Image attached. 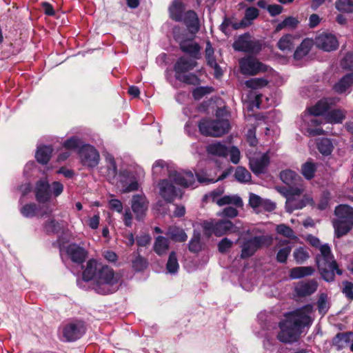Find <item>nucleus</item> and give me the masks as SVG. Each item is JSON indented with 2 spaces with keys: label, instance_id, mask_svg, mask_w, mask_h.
<instances>
[{
  "label": "nucleus",
  "instance_id": "f257e3e1",
  "mask_svg": "<svg viewBox=\"0 0 353 353\" xmlns=\"http://www.w3.org/2000/svg\"><path fill=\"white\" fill-rule=\"evenodd\" d=\"M313 307L307 305L285 316V320L279 323L280 332L277 339L283 343L296 341L302 329L310 326L313 321Z\"/></svg>",
  "mask_w": 353,
  "mask_h": 353
},
{
  "label": "nucleus",
  "instance_id": "f03ea898",
  "mask_svg": "<svg viewBox=\"0 0 353 353\" xmlns=\"http://www.w3.org/2000/svg\"><path fill=\"white\" fill-rule=\"evenodd\" d=\"M281 180L289 185V188H278L279 192L286 198L285 208L292 212L294 210L302 209L307 205L313 204V198L310 194H304L302 185L294 187L298 184L301 177L291 170H285L280 173Z\"/></svg>",
  "mask_w": 353,
  "mask_h": 353
},
{
  "label": "nucleus",
  "instance_id": "7ed1b4c3",
  "mask_svg": "<svg viewBox=\"0 0 353 353\" xmlns=\"http://www.w3.org/2000/svg\"><path fill=\"white\" fill-rule=\"evenodd\" d=\"M320 253L316 256V263L322 278L327 282L334 280L335 272L341 275L342 270L338 268L328 244H323L319 249Z\"/></svg>",
  "mask_w": 353,
  "mask_h": 353
},
{
  "label": "nucleus",
  "instance_id": "20e7f679",
  "mask_svg": "<svg viewBox=\"0 0 353 353\" xmlns=\"http://www.w3.org/2000/svg\"><path fill=\"white\" fill-rule=\"evenodd\" d=\"M119 276L114 270L107 265H102L94 280V290L101 294H108L118 289Z\"/></svg>",
  "mask_w": 353,
  "mask_h": 353
},
{
  "label": "nucleus",
  "instance_id": "39448f33",
  "mask_svg": "<svg viewBox=\"0 0 353 353\" xmlns=\"http://www.w3.org/2000/svg\"><path fill=\"white\" fill-rule=\"evenodd\" d=\"M199 128L205 136L221 137L228 132L230 124L226 119L203 120L200 121Z\"/></svg>",
  "mask_w": 353,
  "mask_h": 353
},
{
  "label": "nucleus",
  "instance_id": "423d86ee",
  "mask_svg": "<svg viewBox=\"0 0 353 353\" xmlns=\"http://www.w3.org/2000/svg\"><path fill=\"white\" fill-rule=\"evenodd\" d=\"M270 241L271 238L263 235L245 239L241 245V258L247 259L252 256L259 249L265 245H268Z\"/></svg>",
  "mask_w": 353,
  "mask_h": 353
},
{
  "label": "nucleus",
  "instance_id": "0eeeda50",
  "mask_svg": "<svg viewBox=\"0 0 353 353\" xmlns=\"http://www.w3.org/2000/svg\"><path fill=\"white\" fill-rule=\"evenodd\" d=\"M203 228L208 236L214 234L216 236H221L228 232L236 231V228L229 220L205 221L203 223Z\"/></svg>",
  "mask_w": 353,
  "mask_h": 353
},
{
  "label": "nucleus",
  "instance_id": "6e6552de",
  "mask_svg": "<svg viewBox=\"0 0 353 353\" xmlns=\"http://www.w3.org/2000/svg\"><path fill=\"white\" fill-rule=\"evenodd\" d=\"M232 47L236 51L256 54L261 50L262 44L259 41L252 39L247 33L239 36L233 43Z\"/></svg>",
  "mask_w": 353,
  "mask_h": 353
},
{
  "label": "nucleus",
  "instance_id": "1a4fd4ad",
  "mask_svg": "<svg viewBox=\"0 0 353 353\" xmlns=\"http://www.w3.org/2000/svg\"><path fill=\"white\" fill-rule=\"evenodd\" d=\"M241 72L247 76H254L261 72H267L268 67L257 59L248 56L239 60Z\"/></svg>",
  "mask_w": 353,
  "mask_h": 353
},
{
  "label": "nucleus",
  "instance_id": "9d476101",
  "mask_svg": "<svg viewBox=\"0 0 353 353\" xmlns=\"http://www.w3.org/2000/svg\"><path fill=\"white\" fill-rule=\"evenodd\" d=\"M180 29L174 28L173 29V35L176 41L179 43L181 50L188 54L194 59L201 58V48L199 45L192 41H188L183 39V37L179 34Z\"/></svg>",
  "mask_w": 353,
  "mask_h": 353
},
{
  "label": "nucleus",
  "instance_id": "9b49d317",
  "mask_svg": "<svg viewBox=\"0 0 353 353\" xmlns=\"http://www.w3.org/2000/svg\"><path fill=\"white\" fill-rule=\"evenodd\" d=\"M79 155L81 163L89 168L96 167L99 163L100 155L99 152L94 147L89 144L81 146L79 150Z\"/></svg>",
  "mask_w": 353,
  "mask_h": 353
},
{
  "label": "nucleus",
  "instance_id": "f8f14e48",
  "mask_svg": "<svg viewBox=\"0 0 353 353\" xmlns=\"http://www.w3.org/2000/svg\"><path fill=\"white\" fill-rule=\"evenodd\" d=\"M169 179L176 185L183 188L194 187L196 183L195 176L191 171L170 170Z\"/></svg>",
  "mask_w": 353,
  "mask_h": 353
},
{
  "label": "nucleus",
  "instance_id": "ddd939ff",
  "mask_svg": "<svg viewBox=\"0 0 353 353\" xmlns=\"http://www.w3.org/2000/svg\"><path fill=\"white\" fill-rule=\"evenodd\" d=\"M316 116L317 115H314L309 111V112L305 113L303 117V121L305 124V130L310 136H316L325 134V131L319 127V125L322 123V121L319 119L316 118Z\"/></svg>",
  "mask_w": 353,
  "mask_h": 353
},
{
  "label": "nucleus",
  "instance_id": "4468645a",
  "mask_svg": "<svg viewBox=\"0 0 353 353\" xmlns=\"http://www.w3.org/2000/svg\"><path fill=\"white\" fill-rule=\"evenodd\" d=\"M314 42L318 48L326 52L335 50L339 46L336 37L330 33L320 34L315 38Z\"/></svg>",
  "mask_w": 353,
  "mask_h": 353
},
{
  "label": "nucleus",
  "instance_id": "2eb2a0df",
  "mask_svg": "<svg viewBox=\"0 0 353 353\" xmlns=\"http://www.w3.org/2000/svg\"><path fill=\"white\" fill-rule=\"evenodd\" d=\"M131 208L138 221L144 219L148 208V201L143 194H135L131 201Z\"/></svg>",
  "mask_w": 353,
  "mask_h": 353
},
{
  "label": "nucleus",
  "instance_id": "dca6fc26",
  "mask_svg": "<svg viewBox=\"0 0 353 353\" xmlns=\"http://www.w3.org/2000/svg\"><path fill=\"white\" fill-rule=\"evenodd\" d=\"M85 332L84 325L78 321L66 325L63 330V336L67 341H73L79 339Z\"/></svg>",
  "mask_w": 353,
  "mask_h": 353
},
{
  "label": "nucleus",
  "instance_id": "f3484780",
  "mask_svg": "<svg viewBox=\"0 0 353 353\" xmlns=\"http://www.w3.org/2000/svg\"><path fill=\"white\" fill-rule=\"evenodd\" d=\"M172 181L163 179L159 183V194L167 201L172 202L178 196V190L172 185Z\"/></svg>",
  "mask_w": 353,
  "mask_h": 353
},
{
  "label": "nucleus",
  "instance_id": "a211bd4d",
  "mask_svg": "<svg viewBox=\"0 0 353 353\" xmlns=\"http://www.w3.org/2000/svg\"><path fill=\"white\" fill-rule=\"evenodd\" d=\"M270 159L267 153H259L250 158V167L255 174L263 173L268 165Z\"/></svg>",
  "mask_w": 353,
  "mask_h": 353
},
{
  "label": "nucleus",
  "instance_id": "6ab92c4d",
  "mask_svg": "<svg viewBox=\"0 0 353 353\" xmlns=\"http://www.w3.org/2000/svg\"><path fill=\"white\" fill-rule=\"evenodd\" d=\"M50 185L46 179L39 180L35 185L34 193L37 201L46 203L50 199Z\"/></svg>",
  "mask_w": 353,
  "mask_h": 353
},
{
  "label": "nucleus",
  "instance_id": "aec40b11",
  "mask_svg": "<svg viewBox=\"0 0 353 353\" xmlns=\"http://www.w3.org/2000/svg\"><path fill=\"white\" fill-rule=\"evenodd\" d=\"M299 39L298 34H285L279 39L276 46L283 52H291L294 49Z\"/></svg>",
  "mask_w": 353,
  "mask_h": 353
},
{
  "label": "nucleus",
  "instance_id": "412c9836",
  "mask_svg": "<svg viewBox=\"0 0 353 353\" xmlns=\"http://www.w3.org/2000/svg\"><path fill=\"white\" fill-rule=\"evenodd\" d=\"M66 253L74 263H82L87 257V251L76 243H71L66 247Z\"/></svg>",
  "mask_w": 353,
  "mask_h": 353
},
{
  "label": "nucleus",
  "instance_id": "4be33fe9",
  "mask_svg": "<svg viewBox=\"0 0 353 353\" xmlns=\"http://www.w3.org/2000/svg\"><path fill=\"white\" fill-rule=\"evenodd\" d=\"M196 60L193 58L180 57L174 67L175 74H183L193 70L197 65Z\"/></svg>",
  "mask_w": 353,
  "mask_h": 353
},
{
  "label": "nucleus",
  "instance_id": "5701e85b",
  "mask_svg": "<svg viewBox=\"0 0 353 353\" xmlns=\"http://www.w3.org/2000/svg\"><path fill=\"white\" fill-rule=\"evenodd\" d=\"M318 288V283L314 280L307 282H299L295 287V292L299 296H309L315 292Z\"/></svg>",
  "mask_w": 353,
  "mask_h": 353
},
{
  "label": "nucleus",
  "instance_id": "b1692460",
  "mask_svg": "<svg viewBox=\"0 0 353 353\" xmlns=\"http://www.w3.org/2000/svg\"><path fill=\"white\" fill-rule=\"evenodd\" d=\"M314 44V40L310 38L304 39L294 50L293 57L295 60H301L307 56Z\"/></svg>",
  "mask_w": 353,
  "mask_h": 353
},
{
  "label": "nucleus",
  "instance_id": "393cba45",
  "mask_svg": "<svg viewBox=\"0 0 353 353\" xmlns=\"http://www.w3.org/2000/svg\"><path fill=\"white\" fill-rule=\"evenodd\" d=\"M184 9V5L181 1L173 0L168 8L170 17L175 21H182Z\"/></svg>",
  "mask_w": 353,
  "mask_h": 353
},
{
  "label": "nucleus",
  "instance_id": "a878e982",
  "mask_svg": "<svg viewBox=\"0 0 353 353\" xmlns=\"http://www.w3.org/2000/svg\"><path fill=\"white\" fill-rule=\"evenodd\" d=\"M191 32H196L199 30V21L196 13L188 10L183 15V20Z\"/></svg>",
  "mask_w": 353,
  "mask_h": 353
},
{
  "label": "nucleus",
  "instance_id": "bb28decb",
  "mask_svg": "<svg viewBox=\"0 0 353 353\" xmlns=\"http://www.w3.org/2000/svg\"><path fill=\"white\" fill-rule=\"evenodd\" d=\"M103 265L97 263L94 259H90L87 262L86 268L83 272V279L85 281H90L92 279L95 280L97 274L99 272V269Z\"/></svg>",
  "mask_w": 353,
  "mask_h": 353
},
{
  "label": "nucleus",
  "instance_id": "cd10ccee",
  "mask_svg": "<svg viewBox=\"0 0 353 353\" xmlns=\"http://www.w3.org/2000/svg\"><path fill=\"white\" fill-rule=\"evenodd\" d=\"M205 59L208 64L214 70V74L216 77L222 75V71L219 65L217 64L216 59L214 57V49L210 41L206 43L205 48Z\"/></svg>",
  "mask_w": 353,
  "mask_h": 353
},
{
  "label": "nucleus",
  "instance_id": "c85d7f7f",
  "mask_svg": "<svg viewBox=\"0 0 353 353\" xmlns=\"http://www.w3.org/2000/svg\"><path fill=\"white\" fill-rule=\"evenodd\" d=\"M333 226L336 237L340 238L345 235L352 229L353 221L336 219L333 221Z\"/></svg>",
  "mask_w": 353,
  "mask_h": 353
},
{
  "label": "nucleus",
  "instance_id": "c756f323",
  "mask_svg": "<svg viewBox=\"0 0 353 353\" xmlns=\"http://www.w3.org/2000/svg\"><path fill=\"white\" fill-rule=\"evenodd\" d=\"M351 341H353L352 332L339 333L334 338L333 345L338 350H340L350 345Z\"/></svg>",
  "mask_w": 353,
  "mask_h": 353
},
{
  "label": "nucleus",
  "instance_id": "7c9ffc66",
  "mask_svg": "<svg viewBox=\"0 0 353 353\" xmlns=\"http://www.w3.org/2000/svg\"><path fill=\"white\" fill-rule=\"evenodd\" d=\"M337 219L353 221V208L347 205H340L335 208Z\"/></svg>",
  "mask_w": 353,
  "mask_h": 353
},
{
  "label": "nucleus",
  "instance_id": "2f4dec72",
  "mask_svg": "<svg viewBox=\"0 0 353 353\" xmlns=\"http://www.w3.org/2000/svg\"><path fill=\"white\" fill-rule=\"evenodd\" d=\"M333 103V100L331 99H323L320 100L315 105L311 107L309 109V111L311 112L314 115H321L323 114L325 112H327L330 108V105Z\"/></svg>",
  "mask_w": 353,
  "mask_h": 353
},
{
  "label": "nucleus",
  "instance_id": "473e14b6",
  "mask_svg": "<svg viewBox=\"0 0 353 353\" xmlns=\"http://www.w3.org/2000/svg\"><path fill=\"white\" fill-rule=\"evenodd\" d=\"M53 149L50 146H41L37 148L35 157L37 161L42 164H46L49 161Z\"/></svg>",
  "mask_w": 353,
  "mask_h": 353
},
{
  "label": "nucleus",
  "instance_id": "72a5a7b5",
  "mask_svg": "<svg viewBox=\"0 0 353 353\" xmlns=\"http://www.w3.org/2000/svg\"><path fill=\"white\" fill-rule=\"evenodd\" d=\"M165 234L172 240L179 242H183L186 241L188 238L184 230L176 226L169 227Z\"/></svg>",
  "mask_w": 353,
  "mask_h": 353
},
{
  "label": "nucleus",
  "instance_id": "f704fd0d",
  "mask_svg": "<svg viewBox=\"0 0 353 353\" xmlns=\"http://www.w3.org/2000/svg\"><path fill=\"white\" fill-rule=\"evenodd\" d=\"M215 203L219 206L229 204H232L236 207H241L243 205L242 199L237 195L223 196L215 201Z\"/></svg>",
  "mask_w": 353,
  "mask_h": 353
},
{
  "label": "nucleus",
  "instance_id": "c9c22d12",
  "mask_svg": "<svg viewBox=\"0 0 353 353\" xmlns=\"http://www.w3.org/2000/svg\"><path fill=\"white\" fill-rule=\"evenodd\" d=\"M314 270L312 267H296L290 270V276L291 279H296L305 276L312 275Z\"/></svg>",
  "mask_w": 353,
  "mask_h": 353
},
{
  "label": "nucleus",
  "instance_id": "e433bc0d",
  "mask_svg": "<svg viewBox=\"0 0 353 353\" xmlns=\"http://www.w3.org/2000/svg\"><path fill=\"white\" fill-rule=\"evenodd\" d=\"M169 248V241L168 239L164 236H157L155 239L154 244V250L159 254L162 255L165 254Z\"/></svg>",
  "mask_w": 353,
  "mask_h": 353
},
{
  "label": "nucleus",
  "instance_id": "4c0bfd02",
  "mask_svg": "<svg viewBox=\"0 0 353 353\" xmlns=\"http://www.w3.org/2000/svg\"><path fill=\"white\" fill-rule=\"evenodd\" d=\"M170 170H174V169L170 167L165 161L161 159L156 161L152 166V173L156 176L165 174V172L169 174Z\"/></svg>",
  "mask_w": 353,
  "mask_h": 353
},
{
  "label": "nucleus",
  "instance_id": "58836bf2",
  "mask_svg": "<svg viewBox=\"0 0 353 353\" xmlns=\"http://www.w3.org/2000/svg\"><path fill=\"white\" fill-rule=\"evenodd\" d=\"M353 83V73L348 74L343 77L334 86L335 90L339 93L345 92Z\"/></svg>",
  "mask_w": 353,
  "mask_h": 353
},
{
  "label": "nucleus",
  "instance_id": "ea45409f",
  "mask_svg": "<svg viewBox=\"0 0 353 353\" xmlns=\"http://www.w3.org/2000/svg\"><path fill=\"white\" fill-rule=\"evenodd\" d=\"M345 119V113L343 110L339 109L332 110L327 114L325 120L330 123H342Z\"/></svg>",
  "mask_w": 353,
  "mask_h": 353
},
{
  "label": "nucleus",
  "instance_id": "a19ab883",
  "mask_svg": "<svg viewBox=\"0 0 353 353\" xmlns=\"http://www.w3.org/2000/svg\"><path fill=\"white\" fill-rule=\"evenodd\" d=\"M207 151L211 154L219 157H225L228 155V148L220 143H216L208 145Z\"/></svg>",
  "mask_w": 353,
  "mask_h": 353
},
{
  "label": "nucleus",
  "instance_id": "79ce46f5",
  "mask_svg": "<svg viewBox=\"0 0 353 353\" xmlns=\"http://www.w3.org/2000/svg\"><path fill=\"white\" fill-rule=\"evenodd\" d=\"M268 81L265 78H253L245 81L244 84L248 88L256 90L266 86Z\"/></svg>",
  "mask_w": 353,
  "mask_h": 353
},
{
  "label": "nucleus",
  "instance_id": "37998d69",
  "mask_svg": "<svg viewBox=\"0 0 353 353\" xmlns=\"http://www.w3.org/2000/svg\"><path fill=\"white\" fill-rule=\"evenodd\" d=\"M234 177L240 183H247L251 180V174L249 171L241 166L236 168Z\"/></svg>",
  "mask_w": 353,
  "mask_h": 353
},
{
  "label": "nucleus",
  "instance_id": "c03bdc74",
  "mask_svg": "<svg viewBox=\"0 0 353 353\" xmlns=\"http://www.w3.org/2000/svg\"><path fill=\"white\" fill-rule=\"evenodd\" d=\"M316 170V167L315 163L311 161H307L302 165L301 173L305 179H311L314 177Z\"/></svg>",
  "mask_w": 353,
  "mask_h": 353
},
{
  "label": "nucleus",
  "instance_id": "a18cd8bd",
  "mask_svg": "<svg viewBox=\"0 0 353 353\" xmlns=\"http://www.w3.org/2000/svg\"><path fill=\"white\" fill-rule=\"evenodd\" d=\"M335 7L341 12H353V0H337Z\"/></svg>",
  "mask_w": 353,
  "mask_h": 353
},
{
  "label": "nucleus",
  "instance_id": "49530a36",
  "mask_svg": "<svg viewBox=\"0 0 353 353\" xmlns=\"http://www.w3.org/2000/svg\"><path fill=\"white\" fill-rule=\"evenodd\" d=\"M259 12L254 7H250L245 10V16L243 19V21L248 23V26H250L255 19L258 17Z\"/></svg>",
  "mask_w": 353,
  "mask_h": 353
},
{
  "label": "nucleus",
  "instance_id": "de8ad7c7",
  "mask_svg": "<svg viewBox=\"0 0 353 353\" xmlns=\"http://www.w3.org/2000/svg\"><path fill=\"white\" fill-rule=\"evenodd\" d=\"M318 310L319 312L322 314H325L330 308V303L328 301L327 295L325 293H322L320 294L318 302Z\"/></svg>",
  "mask_w": 353,
  "mask_h": 353
},
{
  "label": "nucleus",
  "instance_id": "09e8293b",
  "mask_svg": "<svg viewBox=\"0 0 353 353\" xmlns=\"http://www.w3.org/2000/svg\"><path fill=\"white\" fill-rule=\"evenodd\" d=\"M293 256L298 263H303L310 256L309 252L304 248H296L293 252Z\"/></svg>",
  "mask_w": 353,
  "mask_h": 353
},
{
  "label": "nucleus",
  "instance_id": "8fccbe9b",
  "mask_svg": "<svg viewBox=\"0 0 353 353\" xmlns=\"http://www.w3.org/2000/svg\"><path fill=\"white\" fill-rule=\"evenodd\" d=\"M132 268L136 271H141L146 268L148 263L147 261L138 254L134 255V259L132 261Z\"/></svg>",
  "mask_w": 353,
  "mask_h": 353
},
{
  "label": "nucleus",
  "instance_id": "3c124183",
  "mask_svg": "<svg viewBox=\"0 0 353 353\" xmlns=\"http://www.w3.org/2000/svg\"><path fill=\"white\" fill-rule=\"evenodd\" d=\"M318 148L321 154L328 155L332 152L333 146L330 139H322L318 143Z\"/></svg>",
  "mask_w": 353,
  "mask_h": 353
},
{
  "label": "nucleus",
  "instance_id": "603ef678",
  "mask_svg": "<svg viewBox=\"0 0 353 353\" xmlns=\"http://www.w3.org/2000/svg\"><path fill=\"white\" fill-rule=\"evenodd\" d=\"M179 263L176 256V254L174 252H172L170 254L168 261L167 263V270L168 272L174 274L178 271L179 269Z\"/></svg>",
  "mask_w": 353,
  "mask_h": 353
},
{
  "label": "nucleus",
  "instance_id": "864d4df0",
  "mask_svg": "<svg viewBox=\"0 0 353 353\" xmlns=\"http://www.w3.org/2000/svg\"><path fill=\"white\" fill-rule=\"evenodd\" d=\"M176 79L188 84L196 85L199 83L198 77L194 74H175Z\"/></svg>",
  "mask_w": 353,
  "mask_h": 353
},
{
  "label": "nucleus",
  "instance_id": "5fc2aeb1",
  "mask_svg": "<svg viewBox=\"0 0 353 353\" xmlns=\"http://www.w3.org/2000/svg\"><path fill=\"white\" fill-rule=\"evenodd\" d=\"M38 207L35 203H29L23 205L20 212L25 217H32L36 215Z\"/></svg>",
  "mask_w": 353,
  "mask_h": 353
},
{
  "label": "nucleus",
  "instance_id": "6e6d98bb",
  "mask_svg": "<svg viewBox=\"0 0 353 353\" xmlns=\"http://www.w3.org/2000/svg\"><path fill=\"white\" fill-rule=\"evenodd\" d=\"M276 230L278 234L290 239H296L294 231L285 224H280L276 226Z\"/></svg>",
  "mask_w": 353,
  "mask_h": 353
},
{
  "label": "nucleus",
  "instance_id": "4d7b16f0",
  "mask_svg": "<svg viewBox=\"0 0 353 353\" xmlns=\"http://www.w3.org/2000/svg\"><path fill=\"white\" fill-rule=\"evenodd\" d=\"M82 145H83L81 139L76 137H72L70 138L69 139L65 141L63 144L64 148L69 150L79 149V150Z\"/></svg>",
  "mask_w": 353,
  "mask_h": 353
},
{
  "label": "nucleus",
  "instance_id": "13d9d810",
  "mask_svg": "<svg viewBox=\"0 0 353 353\" xmlns=\"http://www.w3.org/2000/svg\"><path fill=\"white\" fill-rule=\"evenodd\" d=\"M201 235L199 232H194L193 237L189 243V250L192 252H197L201 250Z\"/></svg>",
  "mask_w": 353,
  "mask_h": 353
},
{
  "label": "nucleus",
  "instance_id": "bf43d9fd",
  "mask_svg": "<svg viewBox=\"0 0 353 353\" xmlns=\"http://www.w3.org/2000/svg\"><path fill=\"white\" fill-rule=\"evenodd\" d=\"M105 159L108 163V175L110 178H113L117 175V168L115 161L114 158L110 155H108Z\"/></svg>",
  "mask_w": 353,
  "mask_h": 353
},
{
  "label": "nucleus",
  "instance_id": "052dcab7",
  "mask_svg": "<svg viewBox=\"0 0 353 353\" xmlns=\"http://www.w3.org/2000/svg\"><path fill=\"white\" fill-rule=\"evenodd\" d=\"M228 26H230L234 30H237L248 27V23L244 22L243 19L240 22H232L229 20H225L221 24V28L223 32H225V28Z\"/></svg>",
  "mask_w": 353,
  "mask_h": 353
},
{
  "label": "nucleus",
  "instance_id": "680f3d73",
  "mask_svg": "<svg viewBox=\"0 0 353 353\" xmlns=\"http://www.w3.org/2000/svg\"><path fill=\"white\" fill-rule=\"evenodd\" d=\"M212 91V88L210 87H199L193 90L192 95L196 100H199Z\"/></svg>",
  "mask_w": 353,
  "mask_h": 353
},
{
  "label": "nucleus",
  "instance_id": "e2e57ef3",
  "mask_svg": "<svg viewBox=\"0 0 353 353\" xmlns=\"http://www.w3.org/2000/svg\"><path fill=\"white\" fill-rule=\"evenodd\" d=\"M291 252V247L288 246L280 249L276 254V260L280 263H285Z\"/></svg>",
  "mask_w": 353,
  "mask_h": 353
},
{
  "label": "nucleus",
  "instance_id": "0e129e2a",
  "mask_svg": "<svg viewBox=\"0 0 353 353\" xmlns=\"http://www.w3.org/2000/svg\"><path fill=\"white\" fill-rule=\"evenodd\" d=\"M45 228L48 232H57L61 229V224L54 219H51L45 225Z\"/></svg>",
  "mask_w": 353,
  "mask_h": 353
},
{
  "label": "nucleus",
  "instance_id": "69168bd1",
  "mask_svg": "<svg viewBox=\"0 0 353 353\" xmlns=\"http://www.w3.org/2000/svg\"><path fill=\"white\" fill-rule=\"evenodd\" d=\"M228 154H230V161L233 163L237 164L240 161L241 157L239 150L236 147L232 146L230 148L228 149Z\"/></svg>",
  "mask_w": 353,
  "mask_h": 353
},
{
  "label": "nucleus",
  "instance_id": "338daca9",
  "mask_svg": "<svg viewBox=\"0 0 353 353\" xmlns=\"http://www.w3.org/2000/svg\"><path fill=\"white\" fill-rule=\"evenodd\" d=\"M343 286V293L349 300H353V283L344 281Z\"/></svg>",
  "mask_w": 353,
  "mask_h": 353
},
{
  "label": "nucleus",
  "instance_id": "774afa93",
  "mask_svg": "<svg viewBox=\"0 0 353 353\" xmlns=\"http://www.w3.org/2000/svg\"><path fill=\"white\" fill-rule=\"evenodd\" d=\"M233 243L228 238L223 239L219 243V251L221 253H225L231 248Z\"/></svg>",
  "mask_w": 353,
  "mask_h": 353
}]
</instances>
